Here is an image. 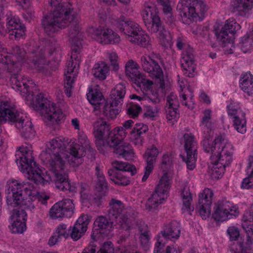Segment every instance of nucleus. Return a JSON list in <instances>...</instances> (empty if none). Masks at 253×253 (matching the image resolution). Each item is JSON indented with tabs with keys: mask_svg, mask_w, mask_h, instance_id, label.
I'll use <instances>...</instances> for the list:
<instances>
[{
	"mask_svg": "<svg viewBox=\"0 0 253 253\" xmlns=\"http://www.w3.org/2000/svg\"><path fill=\"white\" fill-rule=\"evenodd\" d=\"M52 12L44 16L42 25L45 32L51 35L58 29L69 27L68 36L72 50H81L82 32L77 15L74 12L72 4L69 2H61L50 0Z\"/></svg>",
	"mask_w": 253,
	"mask_h": 253,
	"instance_id": "obj_1",
	"label": "nucleus"
},
{
	"mask_svg": "<svg viewBox=\"0 0 253 253\" xmlns=\"http://www.w3.org/2000/svg\"><path fill=\"white\" fill-rule=\"evenodd\" d=\"M64 140L65 138L60 137L50 140L46 144V149L42 151L40 157L43 163L49 165L56 187L62 191L75 192L76 187L71 185L68 181V175L64 171L65 165L64 152L66 147Z\"/></svg>",
	"mask_w": 253,
	"mask_h": 253,
	"instance_id": "obj_2",
	"label": "nucleus"
},
{
	"mask_svg": "<svg viewBox=\"0 0 253 253\" xmlns=\"http://www.w3.org/2000/svg\"><path fill=\"white\" fill-rule=\"evenodd\" d=\"M93 126L96 146L101 153H104L107 148H110L114 153L126 160H130L134 157V152L132 146L123 141L119 134L120 128L111 131L110 126L101 119L96 121Z\"/></svg>",
	"mask_w": 253,
	"mask_h": 253,
	"instance_id": "obj_3",
	"label": "nucleus"
},
{
	"mask_svg": "<svg viewBox=\"0 0 253 253\" xmlns=\"http://www.w3.org/2000/svg\"><path fill=\"white\" fill-rule=\"evenodd\" d=\"M108 214L110 218L115 220L116 223L126 230L130 229L135 223L140 234L150 232L144 222L137 219V212L130 208H125L121 201L112 199L109 202Z\"/></svg>",
	"mask_w": 253,
	"mask_h": 253,
	"instance_id": "obj_4",
	"label": "nucleus"
},
{
	"mask_svg": "<svg viewBox=\"0 0 253 253\" xmlns=\"http://www.w3.org/2000/svg\"><path fill=\"white\" fill-rule=\"evenodd\" d=\"M156 6L151 2L144 4V9L141 12L144 23L147 30L151 33H158L159 39L163 46L170 45L172 38L169 32L163 24Z\"/></svg>",
	"mask_w": 253,
	"mask_h": 253,
	"instance_id": "obj_5",
	"label": "nucleus"
},
{
	"mask_svg": "<svg viewBox=\"0 0 253 253\" xmlns=\"http://www.w3.org/2000/svg\"><path fill=\"white\" fill-rule=\"evenodd\" d=\"M15 162L22 171L26 172L28 178L36 184H43L44 174L34 161L32 151L29 147H19L15 154Z\"/></svg>",
	"mask_w": 253,
	"mask_h": 253,
	"instance_id": "obj_6",
	"label": "nucleus"
},
{
	"mask_svg": "<svg viewBox=\"0 0 253 253\" xmlns=\"http://www.w3.org/2000/svg\"><path fill=\"white\" fill-rule=\"evenodd\" d=\"M0 62L7 65V70L11 73L10 80L12 87L22 92L23 95L33 94L32 88L35 86L32 80L19 73L21 69L17 64L14 63L11 57L0 55Z\"/></svg>",
	"mask_w": 253,
	"mask_h": 253,
	"instance_id": "obj_7",
	"label": "nucleus"
},
{
	"mask_svg": "<svg viewBox=\"0 0 253 253\" xmlns=\"http://www.w3.org/2000/svg\"><path fill=\"white\" fill-rule=\"evenodd\" d=\"M116 26L121 32L128 36V40L131 42L143 47L150 44L149 36L144 33L137 23L126 20L125 16H121L116 20Z\"/></svg>",
	"mask_w": 253,
	"mask_h": 253,
	"instance_id": "obj_8",
	"label": "nucleus"
},
{
	"mask_svg": "<svg viewBox=\"0 0 253 253\" xmlns=\"http://www.w3.org/2000/svg\"><path fill=\"white\" fill-rule=\"evenodd\" d=\"M34 105L36 109L41 110L46 125L58 124L64 117V114L55 104L48 100L41 93L36 97Z\"/></svg>",
	"mask_w": 253,
	"mask_h": 253,
	"instance_id": "obj_9",
	"label": "nucleus"
},
{
	"mask_svg": "<svg viewBox=\"0 0 253 253\" xmlns=\"http://www.w3.org/2000/svg\"><path fill=\"white\" fill-rule=\"evenodd\" d=\"M8 191H11L12 197H10L12 202L18 203L22 201L24 198L28 196L36 197L38 192L35 190L34 186L29 182H20L17 180H12L8 184Z\"/></svg>",
	"mask_w": 253,
	"mask_h": 253,
	"instance_id": "obj_10",
	"label": "nucleus"
},
{
	"mask_svg": "<svg viewBox=\"0 0 253 253\" xmlns=\"http://www.w3.org/2000/svg\"><path fill=\"white\" fill-rule=\"evenodd\" d=\"M138 65L133 60H129L126 64V74L144 93L150 90L153 82L145 78V76L138 70Z\"/></svg>",
	"mask_w": 253,
	"mask_h": 253,
	"instance_id": "obj_11",
	"label": "nucleus"
},
{
	"mask_svg": "<svg viewBox=\"0 0 253 253\" xmlns=\"http://www.w3.org/2000/svg\"><path fill=\"white\" fill-rule=\"evenodd\" d=\"M185 6L182 9L181 18L184 23L191 24L194 19L203 16L207 10L206 4L201 0H192L190 5Z\"/></svg>",
	"mask_w": 253,
	"mask_h": 253,
	"instance_id": "obj_12",
	"label": "nucleus"
},
{
	"mask_svg": "<svg viewBox=\"0 0 253 253\" xmlns=\"http://www.w3.org/2000/svg\"><path fill=\"white\" fill-rule=\"evenodd\" d=\"M60 46L56 42L51 40L45 42V46L35 47L30 51L29 60L33 62L35 65L39 66L44 63V50L47 51L50 55H52L54 52H58Z\"/></svg>",
	"mask_w": 253,
	"mask_h": 253,
	"instance_id": "obj_13",
	"label": "nucleus"
},
{
	"mask_svg": "<svg viewBox=\"0 0 253 253\" xmlns=\"http://www.w3.org/2000/svg\"><path fill=\"white\" fill-rule=\"evenodd\" d=\"M240 27V25L236 22L227 20L226 23L221 30H216L215 31L217 41L222 46L232 44L235 39V35Z\"/></svg>",
	"mask_w": 253,
	"mask_h": 253,
	"instance_id": "obj_14",
	"label": "nucleus"
},
{
	"mask_svg": "<svg viewBox=\"0 0 253 253\" xmlns=\"http://www.w3.org/2000/svg\"><path fill=\"white\" fill-rule=\"evenodd\" d=\"M226 142L221 146L216 153L211 155V163L223 166L224 168L229 166L232 161L233 146L227 139Z\"/></svg>",
	"mask_w": 253,
	"mask_h": 253,
	"instance_id": "obj_15",
	"label": "nucleus"
},
{
	"mask_svg": "<svg viewBox=\"0 0 253 253\" xmlns=\"http://www.w3.org/2000/svg\"><path fill=\"white\" fill-rule=\"evenodd\" d=\"M74 209L72 200L64 199L55 203L50 209L49 216L52 219L70 217Z\"/></svg>",
	"mask_w": 253,
	"mask_h": 253,
	"instance_id": "obj_16",
	"label": "nucleus"
},
{
	"mask_svg": "<svg viewBox=\"0 0 253 253\" xmlns=\"http://www.w3.org/2000/svg\"><path fill=\"white\" fill-rule=\"evenodd\" d=\"M158 58L153 55H144L140 58V65L143 70L149 74L152 78L161 79L163 78V72L159 64Z\"/></svg>",
	"mask_w": 253,
	"mask_h": 253,
	"instance_id": "obj_17",
	"label": "nucleus"
},
{
	"mask_svg": "<svg viewBox=\"0 0 253 253\" xmlns=\"http://www.w3.org/2000/svg\"><path fill=\"white\" fill-rule=\"evenodd\" d=\"M185 141L184 148L186 152V157L181 155L184 161L187 164V169L193 170L195 167L197 159L196 141L194 136L189 134L184 135Z\"/></svg>",
	"mask_w": 253,
	"mask_h": 253,
	"instance_id": "obj_18",
	"label": "nucleus"
},
{
	"mask_svg": "<svg viewBox=\"0 0 253 253\" xmlns=\"http://www.w3.org/2000/svg\"><path fill=\"white\" fill-rule=\"evenodd\" d=\"M213 192L209 188L205 189L199 195V200L196 209L197 210L203 219H206L211 213Z\"/></svg>",
	"mask_w": 253,
	"mask_h": 253,
	"instance_id": "obj_19",
	"label": "nucleus"
},
{
	"mask_svg": "<svg viewBox=\"0 0 253 253\" xmlns=\"http://www.w3.org/2000/svg\"><path fill=\"white\" fill-rule=\"evenodd\" d=\"M91 36L93 39L103 44L117 43L121 41L120 36L112 30L101 27L93 29Z\"/></svg>",
	"mask_w": 253,
	"mask_h": 253,
	"instance_id": "obj_20",
	"label": "nucleus"
},
{
	"mask_svg": "<svg viewBox=\"0 0 253 253\" xmlns=\"http://www.w3.org/2000/svg\"><path fill=\"white\" fill-rule=\"evenodd\" d=\"M49 198L48 196L45 195L42 197L38 192L36 197H33L32 196H28L27 198H24L22 201H20L19 203L12 202L11 198H8V197H7L6 202L8 205L12 207H19V208L18 210H21L23 209L24 211L25 210H27L30 211H33L35 209V200L37 199L39 201H41L42 204L45 205L46 204V201Z\"/></svg>",
	"mask_w": 253,
	"mask_h": 253,
	"instance_id": "obj_21",
	"label": "nucleus"
},
{
	"mask_svg": "<svg viewBox=\"0 0 253 253\" xmlns=\"http://www.w3.org/2000/svg\"><path fill=\"white\" fill-rule=\"evenodd\" d=\"M79 143L80 144L73 143L70 145V153L75 158L79 159L84 156L86 151L89 152L93 151L89 140L85 135H79Z\"/></svg>",
	"mask_w": 253,
	"mask_h": 253,
	"instance_id": "obj_22",
	"label": "nucleus"
},
{
	"mask_svg": "<svg viewBox=\"0 0 253 253\" xmlns=\"http://www.w3.org/2000/svg\"><path fill=\"white\" fill-rule=\"evenodd\" d=\"M159 153L158 149L153 145L151 147L147 148L144 154L143 158L147 163V166L145 167L144 175L142 178L143 182L147 180L152 172L154 168V164L156 162Z\"/></svg>",
	"mask_w": 253,
	"mask_h": 253,
	"instance_id": "obj_23",
	"label": "nucleus"
},
{
	"mask_svg": "<svg viewBox=\"0 0 253 253\" xmlns=\"http://www.w3.org/2000/svg\"><path fill=\"white\" fill-rule=\"evenodd\" d=\"M91 217L87 214L82 215L72 228L70 236L74 241L78 240L86 232Z\"/></svg>",
	"mask_w": 253,
	"mask_h": 253,
	"instance_id": "obj_24",
	"label": "nucleus"
},
{
	"mask_svg": "<svg viewBox=\"0 0 253 253\" xmlns=\"http://www.w3.org/2000/svg\"><path fill=\"white\" fill-rule=\"evenodd\" d=\"M227 138L224 134H220L216 137L213 141L210 134L205 136L202 141L204 150L207 153H211V155L216 153L217 150H219L221 146L226 142Z\"/></svg>",
	"mask_w": 253,
	"mask_h": 253,
	"instance_id": "obj_25",
	"label": "nucleus"
},
{
	"mask_svg": "<svg viewBox=\"0 0 253 253\" xmlns=\"http://www.w3.org/2000/svg\"><path fill=\"white\" fill-rule=\"evenodd\" d=\"M11 217L14 220L12 225L13 232L22 233L26 229L27 213L23 209H13Z\"/></svg>",
	"mask_w": 253,
	"mask_h": 253,
	"instance_id": "obj_26",
	"label": "nucleus"
},
{
	"mask_svg": "<svg viewBox=\"0 0 253 253\" xmlns=\"http://www.w3.org/2000/svg\"><path fill=\"white\" fill-rule=\"evenodd\" d=\"M6 20L7 29L10 35L14 36L16 39H19L25 34L26 27L19 19L8 16Z\"/></svg>",
	"mask_w": 253,
	"mask_h": 253,
	"instance_id": "obj_27",
	"label": "nucleus"
},
{
	"mask_svg": "<svg viewBox=\"0 0 253 253\" xmlns=\"http://www.w3.org/2000/svg\"><path fill=\"white\" fill-rule=\"evenodd\" d=\"M214 211L213 217L217 221H225L228 218L230 214V207L229 202L224 201H219L215 204L214 208Z\"/></svg>",
	"mask_w": 253,
	"mask_h": 253,
	"instance_id": "obj_28",
	"label": "nucleus"
},
{
	"mask_svg": "<svg viewBox=\"0 0 253 253\" xmlns=\"http://www.w3.org/2000/svg\"><path fill=\"white\" fill-rule=\"evenodd\" d=\"M253 3V0H231V6L233 12H237L239 15L245 16L252 8Z\"/></svg>",
	"mask_w": 253,
	"mask_h": 253,
	"instance_id": "obj_29",
	"label": "nucleus"
},
{
	"mask_svg": "<svg viewBox=\"0 0 253 253\" xmlns=\"http://www.w3.org/2000/svg\"><path fill=\"white\" fill-rule=\"evenodd\" d=\"M94 224L98 228H93L92 230L91 237L93 239L98 237V234L102 233L101 230H110L113 227V222L109 221L106 217L103 216L98 217L95 220Z\"/></svg>",
	"mask_w": 253,
	"mask_h": 253,
	"instance_id": "obj_30",
	"label": "nucleus"
},
{
	"mask_svg": "<svg viewBox=\"0 0 253 253\" xmlns=\"http://www.w3.org/2000/svg\"><path fill=\"white\" fill-rule=\"evenodd\" d=\"M108 182L106 178L96 179L95 185V191L97 194L94 198L96 203L102 202L103 198L108 193Z\"/></svg>",
	"mask_w": 253,
	"mask_h": 253,
	"instance_id": "obj_31",
	"label": "nucleus"
},
{
	"mask_svg": "<svg viewBox=\"0 0 253 253\" xmlns=\"http://www.w3.org/2000/svg\"><path fill=\"white\" fill-rule=\"evenodd\" d=\"M180 230L178 223L172 221L167 225L164 230L161 231L163 237L166 239H177L179 237Z\"/></svg>",
	"mask_w": 253,
	"mask_h": 253,
	"instance_id": "obj_32",
	"label": "nucleus"
},
{
	"mask_svg": "<svg viewBox=\"0 0 253 253\" xmlns=\"http://www.w3.org/2000/svg\"><path fill=\"white\" fill-rule=\"evenodd\" d=\"M87 97L89 102L95 106V110H99L101 108V104L106 102L102 93L97 89L90 88L87 94Z\"/></svg>",
	"mask_w": 253,
	"mask_h": 253,
	"instance_id": "obj_33",
	"label": "nucleus"
},
{
	"mask_svg": "<svg viewBox=\"0 0 253 253\" xmlns=\"http://www.w3.org/2000/svg\"><path fill=\"white\" fill-rule=\"evenodd\" d=\"M125 94L126 87L125 85L122 84H117L112 90L110 94V101H112V105L118 106L119 104H122Z\"/></svg>",
	"mask_w": 253,
	"mask_h": 253,
	"instance_id": "obj_34",
	"label": "nucleus"
},
{
	"mask_svg": "<svg viewBox=\"0 0 253 253\" xmlns=\"http://www.w3.org/2000/svg\"><path fill=\"white\" fill-rule=\"evenodd\" d=\"M81 50H72L71 59L69 61L67 66V71L65 74H68V75L75 76L77 73V68L79 67L80 60V53Z\"/></svg>",
	"mask_w": 253,
	"mask_h": 253,
	"instance_id": "obj_35",
	"label": "nucleus"
},
{
	"mask_svg": "<svg viewBox=\"0 0 253 253\" xmlns=\"http://www.w3.org/2000/svg\"><path fill=\"white\" fill-rule=\"evenodd\" d=\"M164 199L165 194L155 189L146 203V209L149 211L155 210L158 206L163 203Z\"/></svg>",
	"mask_w": 253,
	"mask_h": 253,
	"instance_id": "obj_36",
	"label": "nucleus"
},
{
	"mask_svg": "<svg viewBox=\"0 0 253 253\" xmlns=\"http://www.w3.org/2000/svg\"><path fill=\"white\" fill-rule=\"evenodd\" d=\"M148 130V126L143 124H137L130 131L131 138L133 140L135 145L141 143L142 141L141 135Z\"/></svg>",
	"mask_w": 253,
	"mask_h": 253,
	"instance_id": "obj_37",
	"label": "nucleus"
},
{
	"mask_svg": "<svg viewBox=\"0 0 253 253\" xmlns=\"http://www.w3.org/2000/svg\"><path fill=\"white\" fill-rule=\"evenodd\" d=\"M108 174L110 179L114 181L116 184L126 186L130 183L127 176L123 175L120 171H117L114 169H109Z\"/></svg>",
	"mask_w": 253,
	"mask_h": 253,
	"instance_id": "obj_38",
	"label": "nucleus"
},
{
	"mask_svg": "<svg viewBox=\"0 0 253 253\" xmlns=\"http://www.w3.org/2000/svg\"><path fill=\"white\" fill-rule=\"evenodd\" d=\"M241 89L248 95L253 96V76L252 75H245L240 80Z\"/></svg>",
	"mask_w": 253,
	"mask_h": 253,
	"instance_id": "obj_39",
	"label": "nucleus"
},
{
	"mask_svg": "<svg viewBox=\"0 0 253 253\" xmlns=\"http://www.w3.org/2000/svg\"><path fill=\"white\" fill-rule=\"evenodd\" d=\"M109 71V67L104 62H100L95 64L92 70V73L96 78L100 80L106 79L107 74Z\"/></svg>",
	"mask_w": 253,
	"mask_h": 253,
	"instance_id": "obj_40",
	"label": "nucleus"
},
{
	"mask_svg": "<svg viewBox=\"0 0 253 253\" xmlns=\"http://www.w3.org/2000/svg\"><path fill=\"white\" fill-rule=\"evenodd\" d=\"M113 169L117 171H128L131 172V176L136 173L135 167L128 163L119 161H114L112 163Z\"/></svg>",
	"mask_w": 253,
	"mask_h": 253,
	"instance_id": "obj_41",
	"label": "nucleus"
},
{
	"mask_svg": "<svg viewBox=\"0 0 253 253\" xmlns=\"http://www.w3.org/2000/svg\"><path fill=\"white\" fill-rule=\"evenodd\" d=\"M114 105H112V101H110V104L106 101L104 104H101V108L99 110L108 118L114 119L120 112V110L118 108H114Z\"/></svg>",
	"mask_w": 253,
	"mask_h": 253,
	"instance_id": "obj_42",
	"label": "nucleus"
},
{
	"mask_svg": "<svg viewBox=\"0 0 253 253\" xmlns=\"http://www.w3.org/2000/svg\"><path fill=\"white\" fill-rule=\"evenodd\" d=\"M240 45L242 50L246 53L253 49V31L242 38Z\"/></svg>",
	"mask_w": 253,
	"mask_h": 253,
	"instance_id": "obj_43",
	"label": "nucleus"
},
{
	"mask_svg": "<svg viewBox=\"0 0 253 253\" xmlns=\"http://www.w3.org/2000/svg\"><path fill=\"white\" fill-rule=\"evenodd\" d=\"M233 122L235 128L239 132L244 133L246 131V121L245 113H241V115L234 117Z\"/></svg>",
	"mask_w": 253,
	"mask_h": 253,
	"instance_id": "obj_44",
	"label": "nucleus"
},
{
	"mask_svg": "<svg viewBox=\"0 0 253 253\" xmlns=\"http://www.w3.org/2000/svg\"><path fill=\"white\" fill-rule=\"evenodd\" d=\"M170 187L169 179L167 172L164 173V175L160 179L158 184L157 185L155 189L158 191L163 193L165 195L167 194Z\"/></svg>",
	"mask_w": 253,
	"mask_h": 253,
	"instance_id": "obj_45",
	"label": "nucleus"
},
{
	"mask_svg": "<svg viewBox=\"0 0 253 253\" xmlns=\"http://www.w3.org/2000/svg\"><path fill=\"white\" fill-rule=\"evenodd\" d=\"M211 111L210 109L206 110L204 111V116L201 124V126H204L205 129H207L208 134H210L213 127V124L211 122Z\"/></svg>",
	"mask_w": 253,
	"mask_h": 253,
	"instance_id": "obj_46",
	"label": "nucleus"
},
{
	"mask_svg": "<svg viewBox=\"0 0 253 253\" xmlns=\"http://www.w3.org/2000/svg\"><path fill=\"white\" fill-rule=\"evenodd\" d=\"M181 195L185 210L187 211H193L194 207L191 206L192 198L189 190L188 189L186 190L185 188H184Z\"/></svg>",
	"mask_w": 253,
	"mask_h": 253,
	"instance_id": "obj_47",
	"label": "nucleus"
},
{
	"mask_svg": "<svg viewBox=\"0 0 253 253\" xmlns=\"http://www.w3.org/2000/svg\"><path fill=\"white\" fill-rule=\"evenodd\" d=\"M242 227L247 234L246 244L250 246L253 244V222L252 223L243 222Z\"/></svg>",
	"mask_w": 253,
	"mask_h": 253,
	"instance_id": "obj_48",
	"label": "nucleus"
},
{
	"mask_svg": "<svg viewBox=\"0 0 253 253\" xmlns=\"http://www.w3.org/2000/svg\"><path fill=\"white\" fill-rule=\"evenodd\" d=\"M178 107L169 106L166 109V115L168 122L173 125L176 122V118L178 115Z\"/></svg>",
	"mask_w": 253,
	"mask_h": 253,
	"instance_id": "obj_49",
	"label": "nucleus"
},
{
	"mask_svg": "<svg viewBox=\"0 0 253 253\" xmlns=\"http://www.w3.org/2000/svg\"><path fill=\"white\" fill-rule=\"evenodd\" d=\"M181 66L183 70L184 74L187 77H193L196 66L194 62H181Z\"/></svg>",
	"mask_w": 253,
	"mask_h": 253,
	"instance_id": "obj_50",
	"label": "nucleus"
},
{
	"mask_svg": "<svg viewBox=\"0 0 253 253\" xmlns=\"http://www.w3.org/2000/svg\"><path fill=\"white\" fill-rule=\"evenodd\" d=\"M172 164V158L169 154L163 155L161 164V169L163 170L164 173L170 169Z\"/></svg>",
	"mask_w": 253,
	"mask_h": 253,
	"instance_id": "obj_51",
	"label": "nucleus"
},
{
	"mask_svg": "<svg viewBox=\"0 0 253 253\" xmlns=\"http://www.w3.org/2000/svg\"><path fill=\"white\" fill-rule=\"evenodd\" d=\"M64 79V88L65 92L68 97L71 96V89L73 87V84L74 83L75 77L68 75V74H65Z\"/></svg>",
	"mask_w": 253,
	"mask_h": 253,
	"instance_id": "obj_52",
	"label": "nucleus"
},
{
	"mask_svg": "<svg viewBox=\"0 0 253 253\" xmlns=\"http://www.w3.org/2000/svg\"><path fill=\"white\" fill-rule=\"evenodd\" d=\"M213 166L209 171V173L212 179H218L219 177L224 172L225 168L223 166L212 164Z\"/></svg>",
	"mask_w": 253,
	"mask_h": 253,
	"instance_id": "obj_53",
	"label": "nucleus"
},
{
	"mask_svg": "<svg viewBox=\"0 0 253 253\" xmlns=\"http://www.w3.org/2000/svg\"><path fill=\"white\" fill-rule=\"evenodd\" d=\"M126 109L128 115L130 116L132 118H135L138 116L139 112L141 110V108L138 105L131 103L126 106Z\"/></svg>",
	"mask_w": 253,
	"mask_h": 253,
	"instance_id": "obj_54",
	"label": "nucleus"
},
{
	"mask_svg": "<svg viewBox=\"0 0 253 253\" xmlns=\"http://www.w3.org/2000/svg\"><path fill=\"white\" fill-rule=\"evenodd\" d=\"M12 54L19 62L23 61L25 58L26 52L25 50L17 45L12 47Z\"/></svg>",
	"mask_w": 253,
	"mask_h": 253,
	"instance_id": "obj_55",
	"label": "nucleus"
},
{
	"mask_svg": "<svg viewBox=\"0 0 253 253\" xmlns=\"http://www.w3.org/2000/svg\"><path fill=\"white\" fill-rule=\"evenodd\" d=\"M150 232L140 234L139 239L141 245L145 250H147L150 246Z\"/></svg>",
	"mask_w": 253,
	"mask_h": 253,
	"instance_id": "obj_56",
	"label": "nucleus"
},
{
	"mask_svg": "<svg viewBox=\"0 0 253 253\" xmlns=\"http://www.w3.org/2000/svg\"><path fill=\"white\" fill-rule=\"evenodd\" d=\"M69 230L67 228V225L64 224H61L59 225L55 231V233L59 236V237H63L65 238H67L69 236Z\"/></svg>",
	"mask_w": 253,
	"mask_h": 253,
	"instance_id": "obj_57",
	"label": "nucleus"
},
{
	"mask_svg": "<svg viewBox=\"0 0 253 253\" xmlns=\"http://www.w3.org/2000/svg\"><path fill=\"white\" fill-rule=\"evenodd\" d=\"M97 253H114V245L112 242L104 243Z\"/></svg>",
	"mask_w": 253,
	"mask_h": 253,
	"instance_id": "obj_58",
	"label": "nucleus"
},
{
	"mask_svg": "<svg viewBox=\"0 0 253 253\" xmlns=\"http://www.w3.org/2000/svg\"><path fill=\"white\" fill-rule=\"evenodd\" d=\"M81 198L83 201H85L89 198V186L85 183L81 182L80 183V191Z\"/></svg>",
	"mask_w": 253,
	"mask_h": 253,
	"instance_id": "obj_59",
	"label": "nucleus"
},
{
	"mask_svg": "<svg viewBox=\"0 0 253 253\" xmlns=\"http://www.w3.org/2000/svg\"><path fill=\"white\" fill-rule=\"evenodd\" d=\"M241 187L245 189L253 188V169L248 177L243 179Z\"/></svg>",
	"mask_w": 253,
	"mask_h": 253,
	"instance_id": "obj_60",
	"label": "nucleus"
},
{
	"mask_svg": "<svg viewBox=\"0 0 253 253\" xmlns=\"http://www.w3.org/2000/svg\"><path fill=\"white\" fill-rule=\"evenodd\" d=\"M167 103L169 107H179V103L177 96L173 93L170 94L167 97Z\"/></svg>",
	"mask_w": 253,
	"mask_h": 253,
	"instance_id": "obj_61",
	"label": "nucleus"
},
{
	"mask_svg": "<svg viewBox=\"0 0 253 253\" xmlns=\"http://www.w3.org/2000/svg\"><path fill=\"white\" fill-rule=\"evenodd\" d=\"M227 109L228 114L233 118L236 116H240L241 113H243L239 108H236L233 104H229L227 106Z\"/></svg>",
	"mask_w": 253,
	"mask_h": 253,
	"instance_id": "obj_62",
	"label": "nucleus"
},
{
	"mask_svg": "<svg viewBox=\"0 0 253 253\" xmlns=\"http://www.w3.org/2000/svg\"><path fill=\"white\" fill-rule=\"evenodd\" d=\"M227 233L231 240H237L240 235L239 231L235 227H230L227 230Z\"/></svg>",
	"mask_w": 253,
	"mask_h": 253,
	"instance_id": "obj_63",
	"label": "nucleus"
},
{
	"mask_svg": "<svg viewBox=\"0 0 253 253\" xmlns=\"http://www.w3.org/2000/svg\"><path fill=\"white\" fill-rule=\"evenodd\" d=\"M133 124V121L131 120H128L126 121L123 125V126L119 127L120 128V131H119V134L121 137H122L123 139H124V136H125V134L126 132H125L126 129H128L132 126V125Z\"/></svg>",
	"mask_w": 253,
	"mask_h": 253,
	"instance_id": "obj_64",
	"label": "nucleus"
}]
</instances>
